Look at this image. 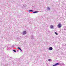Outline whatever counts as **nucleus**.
Instances as JSON below:
<instances>
[{
  "label": "nucleus",
  "mask_w": 66,
  "mask_h": 66,
  "mask_svg": "<svg viewBox=\"0 0 66 66\" xmlns=\"http://www.w3.org/2000/svg\"><path fill=\"white\" fill-rule=\"evenodd\" d=\"M62 27V24L61 23H59L58 24V28H61Z\"/></svg>",
  "instance_id": "1"
},
{
  "label": "nucleus",
  "mask_w": 66,
  "mask_h": 66,
  "mask_svg": "<svg viewBox=\"0 0 66 66\" xmlns=\"http://www.w3.org/2000/svg\"><path fill=\"white\" fill-rule=\"evenodd\" d=\"M53 49V48H52V47H50L48 48V50H52Z\"/></svg>",
  "instance_id": "2"
},
{
  "label": "nucleus",
  "mask_w": 66,
  "mask_h": 66,
  "mask_svg": "<svg viewBox=\"0 0 66 66\" xmlns=\"http://www.w3.org/2000/svg\"><path fill=\"white\" fill-rule=\"evenodd\" d=\"M26 34V31H24L23 32V35H25Z\"/></svg>",
  "instance_id": "3"
},
{
  "label": "nucleus",
  "mask_w": 66,
  "mask_h": 66,
  "mask_svg": "<svg viewBox=\"0 0 66 66\" xmlns=\"http://www.w3.org/2000/svg\"><path fill=\"white\" fill-rule=\"evenodd\" d=\"M58 65V63H57L56 64H55L53 65V66H56Z\"/></svg>",
  "instance_id": "4"
},
{
  "label": "nucleus",
  "mask_w": 66,
  "mask_h": 66,
  "mask_svg": "<svg viewBox=\"0 0 66 66\" xmlns=\"http://www.w3.org/2000/svg\"><path fill=\"white\" fill-rule=\"evenodd\" d=\"M50 28L51 29H53V27L52 25H51L50 26Z\"/></svg>",
  "instance_id": "5"
},
{
  "label": "nucleus",
  "mask_w": 66,
  "mask_h": 66,
  "mask_svg": "<svg viewBox=\"0 0 66 66\" xmlns=\"http://www.w3.org/2000/svg\"><path fill=\"white\" fill-rule=\"evenodd\" d=\"M47 9L48 11H50V8L49 7H47Z\"/></svg>",
  "instance_id": "6"
},
{
  "label": "nucleus",
  "mask_w": 66,
  "mask_h": 66,
  "mask_svg": "<svg viewBox=\"0 0 66 66\" xmlns=\"http://www.w3.org/2000/svg\"><path fill=\"white\" fill-rule=\"evenodd\" d=\"M38 11H35L33 12V13H38Z\"/></svg>",
  "instance_id": "7"
},
{
  "label": "nucleus",
  "mask_w": 66,
  "mask_h": 66,
  "mask_svg": "<svg viewBox=\"0 0 66 66\" xmlns=\"http://www.w3.org/2000/svg\"><path fill=\"white\" fill-rule=\"evenodd\" d=\"M29 12H33L32 10H29Z\"/></svg>",
  "instance_id": "8"
},
{
  "label": "nucleus",
  "mask_w": 66,
  "mask_h": 66,
  "mask_svg": "<svg viewBox=\"0 0 66 66\" xmlns=\"http://www.w3.org/2000/svg\"><path fill=\"white\" fill-rule=\"evenodd\" d=\"M55 34L56 35H58V34H57V33H56V32H55Z\"/></svg>",
  "instance_id": "9"
},
{
  "label": "nucleus",
  "mask_w": 66,
  "mask_h": 66,
  "mask_svg": "<svg viewBox=\"0 0 66 66\" xmlns=\"http://www.w3.org/2000/svg\"><path fill=\"white\" fill-rule=\"evenodd\" d=\"M48 61H51V59H48Z\"/></svg>",
  "instance_id": "10"
},
{
  "label": "nucleus",
  "mask_w": 66,
  "mask_h": 66,
  "mask_svg": "<svg viewBox=\"0 0 66 66\" xmlns=\"http://www.w3.org/2000/svg\"><path fill=\"white\" fill-rule=\"evenodd\" d=\"M18 49H20V47H18Z\"/></svg>",
  "instance_id": "11"
},
{
  "label": "nucleus",
  "mask_w": 66,
  "mask_h": 66,
  "mask_svg": "<svg viewBox=\"0 0 66 66\" xmlns=\"http://www.w3.org/2000/svg\"><path fill=\"white\" fill-rule=\"evenodd\" d=\"M13 51H14V52H16V51H15V50H13Z\"/></svg>",
  "instance_id": "12"
},
{
  "label": "nucleus",
  "mask_w": 66,
  "mask_h": 66,
  "mask_svg": "<svg viewBox=\"0 0 66 66\" xmlns=\"http://www.w3.org/2000/svg\"><path fill=\"white\" fill-rule=\"evenodd\" d=\"M20 50H21V51H22V50H21V48H20Z\"/></svg>",
  "instance_id": "13"
},
{
  "label": "nucleus",
  "mask_w": 66,
  "mask_h": 66,
  "mask_svg": "<svg viewBox=\"0 0 66 66\" xmlns=\"http://www.w3.org/2000/svg\"><path fill=\"white\" fill-rule=\"evenodd\" d=\"M59 64H60V63H58V65H59Z\"/></svg>",
  "instance_id": "14"
},
{
  "label": "nucleus",
  "mask_w": 66,
  "mask_h": 66,
  "mask_svg": "<svg viewBox=\"0 0 66 66\" xmlns=\"http://www.w3.org/2000/svg\"><path fill=\"white\" fill-rule=\"evenodd\" d=\"M12 46V47H14V46Z\"/></svg>",
  "instance_id": "15"
},
{
  "label": "nucleus",
  "mask_w": 66,
  "mask_h": 66,
  "mask_svg": "<svg viewBox=\"0 0 66 66\" xmlns=\"http://www.w3.org/2000/svg\"><path fill=\"white\" fill-rule=\"evenodd\" d=\"M56 60V59H55V60Z\"/></svg>",
  "instance_id": "16"
},
{
  "label": "nucleus",
  "mask_w": 66,
  "mask_h": 66,
  "mask_svg": "<svg viewBox=\"0 0 66 66\" xmlns=\"http://www.w3.org/2000/svg\"><path fill=\"white\" fill-rule=\"evenodd\" d=\"M57 27H58V25H57Z\"/></svg>",
  "instance_id": "17"
}]
</instances>
